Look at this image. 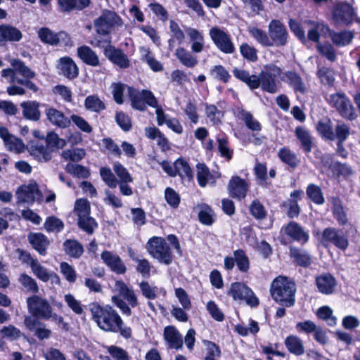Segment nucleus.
<instances>
[{"instance_id": "obj_17", "label": "nucleus", "mask_w": 360, "mask_h": 360, "mask_svg": "<svg viewBox=\"0 0 360 360\" xmlns=\"http://www.w3.org/2000/svg\"><path fill=\"white\" fill-rule=\"evenodd\" d=\"M105 57L120 68L126 69L130 66L127 56L120 49L108 45L104 50Z\"/></svg>"}, {"instance_id": "obj_64", "label": "nucleus", "mask_w": 360, "mask_h": 360, "mask_svg": "<svg viewBox=\"0 0 360 360\" xmlns=\"http://www.w3.org/2000/svg\"><path fill=\"white\" fill-rule=\"evenodd\" d=\"M233 255L239 270L243 272H247L250 269V263L248 257L244 251L238 250L234 252Z\"/></svg>"}, {"instance_id": "obj_33", "label": "nucleus", "mask_w": 360, "mask_h": 360, "mask_svg": "<svg viewBox=\"0 0 360 360\" xmlns=\"http://www.w3.org/2000/svg\"><path fill=\"white\" fill-rule=\"evenodd\" d=\"M79 58L86 64L91 66H98L100 64L97 54L89 46H82L77 49Z\"/></svg>"}, {"instance_id": "obj_62", "label": "nucleus", "mask_w": 360, "mask_h": 360, "mask_svg": "<svg viewBox=\"0 0 360 360\" xmlns=\"http://www.w3.org/2000/svg\"><path fill=\"white\" fill-rule=\"evenodd\" d=\"M131 259L136 264V271L144 278H149L150 276L151 265L146 259H140L131 255Z\"/></svg>"}, {"instance_id": "obj_4", "label": "nucleus", "mask_w": 360, "mask_h": 360, "mask_svg": "<svg viewBox=\"0 0 360 360\" xmlns=\"http://www.w3.org/2000/svg\"><path fill=\"white\" fill-rule=\"evenodd\" d=\"M112 291L118 295L111 297L112 303L120 310L122 314L130 316L132 314L130 307H136L139 305L134 290L123 281L117 280L115 283Z\"/></svg>"}, {"instance_id": "obj_43", "label": "nucleus", "mask_w": 360, "mask_h": 360, "mask_svg": "<svg viewBox=\"0 0 360 360\" xmlns=\"http://www.w3.org/2000/svg\"><path fill=\"white\" fill-rule=\"evenodd\" d=\"M63 247L65 253L74 258H79L84 252L82 245L76 240H66Z\"/></svg>"}, {"instance_id": "obj_9", "label": "nucleus", "mask_w": 360, "mask_h": 360, "mask_svg": "<svg viewBox=\"0 0 360 360\" xmlns=\"http://www.w3.org/2000/svg\"><path fill=\"white\" fill-rule=\"evenodd\" d=\"M228 294L233 297L234 300H244L245 303L251 307H255L259 305V299L256 297L253 291L246 285L242 283H232Z\"/></svg>"}, {"instance_id": "obj_5", "label": "nucleus", "mask_w": 360, "mask_h": 360, "mask_svg": "<svg viewBox=\"0 0 360 360\" xmlns=\"http://www.w3.org/2000/svg\"><path fill=\"white\" fill-rule=\"evenodd\" d=\"M146 248L148 253L160 263L170 264L172 255L170 248L165 240L161 237L153 236L147 243Z\"/></svg>"}, {"instance_id": "obj_54", "label": "nucleus", "mask_w": 360, "mask_h": 360, "mask_svg": "<svg viewBox=\"0 0 360 360\" xmlns=\"http://www.w3.org/2000/svg\"><path fill=\"white\" fill-rule=\"evenodd\" d=\"M316 316L319 319L325 321L330 326L337 323V318L333 315V309L328 306H323L317 309Z\"/></svg>"}, {"instance_id": "obj_18", "label": "nucleus", "mask_w": 360, "mask_h": 360, "mask_svg": "<svg viewBox=\"0 0 360 360\" xmlns=\"http://www.w3.org/2000/svg\"><path fill=\"white\" fill-rule=\"evenodd\" d=\"M269 38L273 45L284 46L287 41V31L283 25L277 20H273L269 25Z\"/></svg>"}, {"instance_id": "obj_44", "label": "nucleus", "mask_w": 360, "mask_h": 360, "mask_svg": "<svg viewBox=\"0 0 360 360\" xmlns=\"http://www.w3.org/2000/svg\"><path fill=\"white\" fill-rule=\"evenodd\" d=\"M328 34L333 42L339 46H343L349 44L353 39L352 32L349 31L335 32L330 30Z\"/></svg>"}, {"instance_id": "obj_57", "label": "nucleus", "mask_w": 360, "mask_h": 360, "mask_svg": "<svg viewBox=\"0 0 360 360\" xmlns=\"http://www.w3.org/2000/svg\"><path fill=\"white\" fill-rule=\"evenodd\" d=\"M61 155L65 160L79 162L85 157L86 151L83 148H78L67 149L62 152Z\"/></svg>"}, {"instance_id": "obj_49", "label": "nucleus", "mask_w": 360, "mask_h": 360, "mask_svg": "<svg viewBox=\"0 0 360 360\" xmlns=\"http://www.w3.org/2000/svg\"><path fill=\"white\" fill-rule=\"evenodd\" d=\"M316 130L324 139L334 141L333 124L330 120L326 119L319 121L316 124Z\"/></svg>"}, {"instance_id": "obj_29", "label": "nucleus", "mask_w": 360, "mask_h": 360, "mask_svg": "<svg viewBox=\"0 0 360 360\" xmlns=\"http://www.w3.org/2000/svg\"><path fill=\"white\" fill-rule=\"evenodd\" d=\"M309 27L308 38L314 41H318L320 34H328L330 28L323 22L313 20H306L304 22Z\"/></svg>"}, {"instance_id": "obj_55", "label": "nucleus", "mask_w": 360, "mask_h": 360, "mask_svg": "<svg viewBox=\"0 0 360 360\" xmlns=\"http://www.w3.org/2000/svg\"><path fill=\"white\" fill-rule=\"evenodd\" d=\"M103 182L111 188H115L118 184V180L109 167H103L99 171Z\"/></svg>"}, {"instance_id": "obj_26", "label": "nucleus", "mask_w": 360, "mask_h": 360, "mask_svg": "<svg viewBox=\"0 0 360 360\" xmlns=\"http://www.w3.org/2000/svg\"><path fill=\"white\" fill-rule=\"evenodd\" d=\"M28 240L33 248L40 255H46L49 240L45 235L41 233H30L28 235Z\"/></svg>"}, {"instance_id": "obj_16", "label": "nucleus", "mask_w": 360, "mask_h": 360, "mask_svg": "<svg viewBox=\"0 0 360 360\" xmlns=\"http://www.w3.org/2000/svg\"><path fill=\"white\" fill-rule=\"evenodd\" d=\"M249 189V184L240 176H233L228 184V191L229 195L238 200L245 198Z\"/></svg>"}, {"instance_id": "obj_19", "label": "nucleus", "mask_w": 360, "mask_h": 360, "mask_svg": "<svg viewBox=\"0 0 360 360\" xmlns=\"http://www.w3.org/2000/svg\"><path fill=\"white\" fill-rule=\"evenodd\" d=\"M316 285L321 293L331 295L335 292L338 282L333 275L325 273L316 276Z\"/></svg>"}, {"instance_id": "obj_28", "label": "nucleus", "mask_w": 360, "mask_h": 360, "mask_svg": "<svg viewBox=\"0 0 360 360\" xmlns=\"http://www.w3.org/2000/svg\"><path fill=\"white\" fill-rule=\"evenodd\" d=\"M31 269L33 274L39 280L44 282H47L50 279L53 278L56 283H60V278L58 276L53 272H49L45 267L41 266L38 261H32Z\"/></svg>"}, {"instance_id": "obj_40", "label": "nucleus", "mask_w": 360, "mask_h": 360, "mask_svg": "<svg viewBox=\"0 0 360 360\" xmlns=\"http://www.w3.org/2000/svg\"><path fill=\"white\" fill-rule=\"evenodd\" d=\"M142 295L148 300L157 298L160 292L166 293L163 288H158L157 286L151 285L148 281H143L139 283Z\"/></svg>"}, {"instance_id": "obj_32", "label": "nucleus", "mask_w": 360, "mask_h": 360, "mask_svg": "<svg viewBox=\"0 0 360 360\" xmlns=\"http://www.w3.org/2000/svg\"><path fill=\"white\" fill-rule=\"evenodd\" d=\"M284 344L288 351L296 356H301L304 354L305 349L302 340L295 335L288 336L285 340Z\"/></svg>"}, {"instance_id": "obj_52", "label": "nucleus", "mask_w": 360, "mask_h": 360, "mask_svg": "<svg viewBox=\"0 0 360 360\" xmlns=\"http://www.w3.org/2000/svg\"><path fill=\"white\" fill-rule=\"evenodd\" d=\"M74 212L77 219H81L90 215L91 206L89 202L84 198H79L75 201Z\"/></svg>"}, {"instance_id": "obj_56", "label": "nucleus", "mask_w": 360, "mask_h": 360, "mask_svg": "<svg viewBox=\"0 0 360 360\" xmlns=\"http://www.w3.org/2000/svg\"><path fill=\"white\" fill-rule=\"evenodd\" d=\"M78 226L86 233L91 235L98 227L95 219L90 215L81 219H77Z\"/></svg>"}, {"instance_id": "obj_31", "label": "nucleus", "mask_w": 360, "mask_h": 360, "mask_svg": "<svg viewBox=\"0 0 360 360\" xmlns=\"http://www.w3.org/2000/svg\"><path fill=\"white\" fill-rule=\"evenodd\" d=\"M290 256L293 259V262L298 266L308 267L311 264V256L309 253L304 250L290 247Z\"/></svg>"}, {"instance_id": "obj_35", "label": "nucleus", "mask_w": 360, "mask_h": 360, "mask_svg": "<svg viewBox=\"0 0 360 360\" xmlns=\"http://www.w3.org/2000/svg\"><path fill=\"white\" fill-rule=\"evenodd\" d=\"M51 152L48 146L40 143L32 144L30 148V154L39 161H49L51 158Z\"/></svg>"}, {"instance_id": "obj_39", "label": "nucleus", "mask_w": 360, "mask_h": 360, "mask_svg": "<svg viewBox=\"0 0 360 360\" xmlns=\"http://www.w3.org/2000/svg\"><path fill=\"white\" fill-rule=\"evenodd\" d=\"M175 56L182 65L187 68H193L198 64V60L191 52L179 47L175 51Z\"/></svg>"}, {"instance_id": "obj_47", "label": "nucleus", "mask_w": 360, "mask_h": 360, "mask_svg": "<svg viewBox=\"0 0 360 360\" xmlns=\"http://www.w3.org/2000/svg\"><path fill=\"white\" fill-rule=\"evenodd\" d=\"M129 89L132 87L129 86L121 82L112 83L110 86L111 93L113 96L115 101L118 104H122L124 102V93L127 92L129 94Z\"/></svg>"}, {"instance_id": "obj_45", "label": "nucleus", "mask_w": 360, "mask_h": 360, "mask_svg": "<svg viewBox=\"0 0 360 360\" xmlns=\"http://www.w3.org/2000/svg\"><path fill=\"white\" fill-rule=\"evenodd\" d=\"M169 29L172 33V37L169 39V48L172 50L174 47V43L175 41H177L179 44H181L184 42L185 34L179 25L173 20L170 21Z\"/></svg>"}, {"instance_id": "obj_11", "label": "nucleus", "mask_w": 360, "mask_h": 360, "mask_svg": "<svg viewBox=\"0 0 360 360\" xmlns=\"http://www.w3.org/2000/svg\"><path fill=\"white\" fill-rule=\"evenodd\" d=\"M321 242L324 246L331 243L342 250H345L349 245L348 238L342 231L334 227H328L323 231Z\"/></svg>"}, {"instance_id": "obj_58", "label": "nucleus", "mask_w": 360, "mask_h": 360, "mask_svg": "<svg viewBox=\"0 0 360 360\" xmlns=\"http://www.w3.org/2000/svg\"><path fill=\"white\" fill-rule=\"evenodd\" d=\"M65 170L68 173L77 176L78 178H88L90 175L89 170L80 165L68 163L65 167Z\"/></svg>"}, {"instance_id": "obj_20", "label": "nucleus", "mask_w": 360, "mask_h": 360, "mask_svg": "<svg viewBox=\"0 0 360 360\" xmlns=\"http://www.w3.org/2000/svg\"><path fill=\"white\" fill-rule=\"evenodd\" d=\"M329 104L339 112H349L353 107L348 97L341 92L331 94L328 98Z\"/></svg>"}, {"instance_id": "obj_23", "label": "nucleus", "mask_w": 360, "mask_h": 360, "mask_svg": "<svg viewBox=\"0 0 360 360\" xmlns=\"http://www.w3.org/2000/svg\"><path fill=\"white\" fill-rule=\"evenodd\" d=\"M185 32L191 41V51L194 53L202 52L205 47V38L202 32L190 27H186Z\"/></svg>"}, {"instance_id": "obj_22", "label": "nucleus", "mask_w": 360, "mask_h": 360, "mask_svg": "<svg viewBox=\"0 0 360 360\" xmlns=\"http://www.w3.org/2000/svg\"><path fill=\"white\" fill-rule=\"evenodd\" d=\"M328 201L334 219L339 225L345 226L349 220L342 200L338 197L333 196L328 199Z\"/></svg>"}, {"instance_id": "obj_25", "label": "nucleus", "mask_w": 360, "mask_h": 360, "mask_svg": "<svg viewBox=\"0 0 360 360\" xmlns=\"http://www.w3.org/2000/svg\"><path fill=\"white\" fill-rule=\"evenodd\" d=\"M40 39L46 44L56 45L60 41L68 39V34L64 32L55 33L48 28H41L38 32Z\"/></svg>"}, {"instance_id": "obj_8", "label": "nucleus", "mask_w": 360, "mask_h": 360, "mask_svg": "<svg viewBox=\"0 0 360 360\" xmlns=\"http://www.w3.org/2000/svg\"><path fill=\"white\" fill-rule=\"evenodd\" d=\"M29 311L35 317L49 319L52 317L53 309L49 302L38 295H33L27 300Z\"/></svg>"}, {"instance_id": "obj_53", "label": "nucleus", "mask_w": 360, "mask_h": 360, "mask_svg": "<svg viewBox=\"0 0 360 360\" xmlns=\"http://www.w3.org/2000/svg\"><path fill=\"white\" fill-rule=\"evenodd\" d=\"M196 176L200 186L205 187L208 181L211 179L212 174L208 167L204 163H198L196 165Z\"/></svg>"}, {"instance_id": "obj_10", "label": "nucleus", "mask_w": 360, "mask_h": 360, "mask_svg": "<svg viewBox=\"0 0 360 360\" xmlns=\"http://www.w3.org/2000/svg\"><path fill=\"white\" fill-rule=\"evenodd\" d=\"M209 34L216 46L223 53L231 54L235 51L234 44L225 30L214 26L210 30Z\"/></svg>"}, {"instance_id": "obj_51", "label": "nucleus", "mask_w": 360, "mask_h": 360, "mask_svg": "<svg viewBox=\"0 0 360 360\" xmlns=\"http://www.w3.org/2000/svg\"><path fill=\"white\" fill-rule=\"evenodd\" d=\"M84 105L86 110L95 112H98L105 109L103 101L96 95L87 96L84 101Z\"/></svg>"}, {"instance_id": "obj_36", "label": "nucleus", "mask_w": 360, "mask_h": 360, "mask_svg": "<svg viewBox=\"0 0 360 360\" xmlns=\"http://www.w3.org/2000/svg\"><path fill=\"white\" fill-rule=\"evenodd\" d=\"M233 73L237 79L245 82L250 89H255L259 87V81L257 79V75H250L247 71L238 68H235Z\"/></svg>"}, {"instance_id": "obj_41", "label": "nucleus", "mask_w": 360, "mask_h": 360, "mask_svg": "<svg viewBox=\"0 0 360 360\" xmlns=\"http://www.w3.org/2000/svg\"><path fill=\"white\" fill-rule=\"evenodd\" d=\"M248 31L250 35L261 45L264 46H272L273 42L267 34L257 27L250 25Z\"/></svg>"}, {"instance_id": "obj_37", "label": "nucleus", "mask_w": 360, "mask_h": 360, "mask_svg": "<svg viewBox=\"0 0 360 360\" xmlns=\"http://www.w3.org/2000/svg\"><path fill=\"white\" fill-rule=\"evenodd\" d=\"M60 8L63 12H70L72 10H82L87 7L90 0H58Z\"/></svg>"}, {"instance_id": "obj_6", "label": "nucleus", "mask_w": 360, "mask_h": 360, "mask_svg": "<svg viewBox=\"0 0 360 360\" xmlns=\"http://www.w3.org/2000/svg\"><path fill=\"white\" fill-rule=\"evenodd\" d=\"M283 74L282 70L275 64H268L264 66L263 70L257 75L259 81V86H261L264 91L269 93H276L278 89L276 78Z\"/></svg>"}, {"instance_id": "obj_30", "label": "nucleus", "mask_w": 360, "mask_h": 360, "mask_svg": "<svg viewBox=\"0 0 360 360\" xmlns=\"http://www.w3.org/2000/svg\"><path fill=\"white\" fill-rule=\"evenodd\" d=\"M281 79L284 82L288 83L296 92L303 94L306 91L304 84L302 82L301 77L296 72L288 71L281 76Z\"/></svg>"}, {"instance_id": "obj_15", "label": "nucleus", "mask_w": 360, "mask_h": 360, "mask_svg": "<svg viewBox=\"0 0 360 360\" xmlns=\"http://www.w3.org/2000/svg\"><path fill=\"white\" fill-rule=\"evenodd\" d=\"M103 263L117 274H124L127 271V266L121 257L108 250L103 251L101 255Z\"/></svg>"}, {"instance_id": "obj_24", "label": "nucleus", "mask_w": 360, "mask_h": 360, "mask_svg": "<svg viewBox=\"0 0 360 360\" xmlns=\"http://www.w3.org/2000/svg\"><path fill=\"white\" fill-rule=\"evenodd\" d=\"M58 68L60 70V74L69 79H74L79 74V69L77 65L70 57L60 58Z\"/></svg>"}, {"instance_id": "obj_27", "label": "nucleus", "mask_w": 360, "mask_h": 360, "mask_svg": "<svg viewBox=\"0 0 360 360\" xmlns=\"http://www.w3.org/2000/svg\"><path fill=\"white\" fill-rule=\"evenodd\" d=\"M285 233L295 240L305 243L309 240V234L297 223L290 222L285 227Z\"/></svg>"}, {"instance_id": "obj_63", "label": "nucleus", "mask_w": 360, "mask_h": 360, "mask_svg": "<svg viewBox=\"0 0 360 360\" xmlns=\"http://www.w3.org/2000/svg\"><path fill=\"white\" fill-rule=\"evenodd\" d=\"M254 172L259 185L266 186L267 183V167L266 164L257 163L254 167Z\"/></svg>"}, {"instance_id": "obj_48", "label": "nucleus", "mask_w": 360, "mask_h": 360, "mask_svg": "<svg viewBox=\"0 0 360 360\" xmlns=\"http://www.w3.org/2000/svg\"><path fill=\"white\" fill-rule=\"evenodd\" d=\"M157 121L158 125L162 126L165 124L176 134H181L183 131V127L179 122L176 119L167 117L165 114H158Z\"/></svg>"}, {"instance_id": "obj_7", "label": "nucleus", "mask_w": 360, "mask_h": 360, "mask_svg": "<svg viewBox=\"0 0 360 360\" xmlns=\"http://www.w3.org/2000/svg\"><path fill=\"white\" fill-rule=\"evenodd\" d=\"M122 24L120 17L110 11H103L102 15L94 21L96 32L102 35L109 34L113 28L121 26Z\"/></svg>"}, {"instance_id": "obj_14", "label": "nucleus", "mask_w": 360, "mask_h": 360, "mask_svg": "<svg viewBox=\"0 0 360 360\" xmlns=\"http://www.w3.org/2000/svg\"><path fill=\"white\" fill-rule=\"evenodd\" d=\"M17 198L22 202L33 203L42 198L41 192L36 183H30L20 186L16 191Z\"/></svg>"}, {"instance_id": "obj_3", "label": "nucleus", "mask_w": 360, "mask_h": 360, "mask_svg": "<svg viewBox=\"0 0 360 360\" xmlns=\"http://www.w3.org/2000/svg\"><path fill=\"white\" fill-rule=\"evenodd\" d=\"M270 293L275 302L290 307L295 303L296 285L289 278L278 276L271 284Z\"/></svg>"}, {"instance_id": "obj_60", "label": "nucleus", "mask_w": 360, "mask_h": 360, "mask_svg": "<svg viewBox=\"0 0 360 360\" xmlns=\"http://www.w3.org/2000/svg\"><path fill=\"white\" fill-rule=\"evenodd\" d=\"M44 229L48 232H60L64 228L63 222L58 218L51 216L46 218Z\"/></svg>"}, {"instance_id": "obj_50", "label": "nucleus", "mask_w": 360, "mask_h": 360, "mask_svg": "<svg viewBox=\"0 0 360 360\" xmlns=\"http://www.w3.org/2000/svg\"><path fill=\"white\" fill-rule=\"evenodd\" d=\"M308 198L316 205H323L325 202L321 188L314 184L308 185L306 190Z\"/></svg>"}, {"instance_id": "obj_21", "label": "nucleus", "mask_w": 360, "mask_h": 360, "mask_svg": "<svg viewBox=\"0 0 360 360\" xmlns=\"http://www.w3.org/2000/svg\"><path fill=\"white\" fill-rule=\"evenodd\" d=\"M163 337L169 348L176 350L182 348V335L174 326H169L165 327L163 332Z\"/></svg>"}, {"instance_id": "obj_12", "label": "nucleus", "mask_w": 360, "mask_h": 360, "mask_svg": "<svg viewBox=\"0 0 360 360\" xmlns=\"http://www.w3.org/2000/svg\"><path fill=\"white\" fill-rule=\"evenodd\" d=\"M129 96L133 108L138 110H143L146 104L153 107L157 105V101L150 91H138L133 88L129 89Z\"/></svg>"}, {"instance_id": "obj_2", "label": "nucleus", "mask_w": 360, "mask_h": 360, "mask_svg": "<svg viewBox=\"0 0 360 360\" xmlns=\"http://www.w3.org/2000/svg\"><path fill=\"white\" fill-rule=\"evenodd\" d=\"M8 62L11 68L3 69L1 72V77L11 84H21L33 91H37V86L29 80L35 77L34 72L19 59L10 58Z\"/></svg>"}, {"instance_id": "obj_13", "label": "nucleus", "mask_w": 360, "mask_h": 360, "mask_svg": "<svg viewBox=\"0 0 360 360\" xmlns=\"http://www.w3.org/2000/svg\"><path fill=\"white\" fill-rule=\"evenodd\" d=\"M354 10L347 2L337 1L332 11L333 20L338 23H350L354 18Z\"/></svg>"}, {"instance_id": "obj_1", "label": "nucleus", "mask_w": 360, "mask_h": 360, "mask_svg": "<svg viewBox=\"0 0 360 360\" xmlns=\"http://www.w3.org/2000/svg\"><path fill=\"white\" fill-rule=\"evenodd\" d=\"M92 319L103 331L116 333L122 324V319L118 312L110 305L102 306L97 302L90 305Z\"/></svg>"}, {"instance_id": "obj_38", "label": "nucleus", "mask_w": 360, "mask_h": 360, "mask_svg": "<svg viewBox=\"0 0 360 360\" xmlns=\"http://www.w3.org/2000/svg\"><path fill=\"white\" fill-rule=\"evenodd\" d=\"M295 135L300 141L303 150L309 153L312 150L313 141L309 132L305 129L298 127L295 129Z\"/></svg>"}, {"instance_id": "obj_34", "label": "nucleus", "mask_w": 360, "mask_h": 360, "mask_svg": "<svg viewBox=\"0 0 360 360\" xmlns=\"http://www.w3.org/2000/svg\"><path fill=\"white\" fill-rule=\"evenodd\" d=\"M22 38L21 32L9 25H0V41H18Z\"/></svg>"}, {"instance_id": "obj_61", "label": "nucleus", "mask_w": 360, "mask_h": 360, "mask_svg": "<svg viewBox=\"0 0 360 360\" xmlns=\"http://www.w3.org/2000/svg\"><path fill=\"white\" fill-rule=\"evenodd\" d=\"M350 134L349 127L344 123H338L335 127L334 133V140L337 139L339 142V148H342L343 143L348 138Z\"/></svg>"}, {"instance_id": "obj_42", "label": "nucleus", "mask_w": 360, "mask_h": 360, "mask_svg": "<svg viewBox=\"0 0 360 360\" xmlns=\"http://www.w3.org/2000/svg\"><path fill=\"white\" fill-rule=\"evenodd\" d=\"M176 176L179 175L181 179H188L192 180L193 178V170L188 162L183 158H179L175 161Z\"/></svg>"}, {"instance_id": "obj_46", "label": "nucleus", "mask_w": 360, "mask_h": 360, "mask_svg": "<svg viewBox=\"0 0 360 360\" xmlns=\"http://www.w3.org/2000/svg\"><path fill=\"white\" fill-rule=\"evenodd\" d=\"M278 156L283 162L292 168L296 167L300 163L296 154L288 148H281L278 152Z\"/></svg>"}, {"instance_id": "obj_59", "label": "nucleus", "mask_w": 360, "mask_h": 360, "mask_svg": "<svg viewBox=\"0 0 360 360\" xmlns=\"http://www.w3.org/2000/svg\"><path fill=\"white\" fill-rule=\"evenodd\" d=\"M113 171L118 178V182H133V177L120 162L113 164Z\"/></svg>"}]
</instances>
